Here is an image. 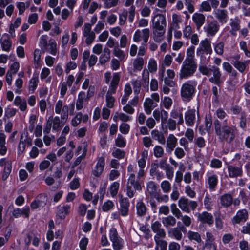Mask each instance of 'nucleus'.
Wrapping results in <instances>:
<instances>
[{
  "mask_svg": "<svg viewBox=\"0 0 250 250\" xmlns=\"http://www.w3.org/2000/svg\"><path fill=\"white\" fill-rule=\"evenodd\" d=\"M216 135L219 140L230 144L235 139L238 130L235 125H229L227 120L221 123L216 119L214 122Z\"/></svg>",
  "mask_w": 250,
  "mask_h": 250,
  "instance_id": "nucleus-1",
  "label": "nucleus"
},
{
  "mask_svg": "<svg viewBox=\"0 0 250 250\" xmlns=\"http://www.w3.org/2000/svg\"><path fill=\"white\" fill-rule=\"evenodd\" d=\"M197 83L194 81H188L184 83L181 88V95L183 98L190 100L196 91Z\"/></svg>",
  "mask_w": 250,
  "mask_h": 250,
  "instance_id": "nucleus-2",
  "label": "nucleus"
},
{
  "mask_svg": "<svg viewBox=\"0 0 250 250\" xmlns=\"http://www.w3.org/2000/svg\"><path fill=\"white\" fill-rule=\"evenodd\" d=\"M48 37L47 35H42L40 39L39 46L42 50L46 51L48 50V46H50L49 53L55 56L57 54L56 42L54 39H50L48 43Z\"/></svg>",
  "mask_w": 250,
  "mask_h": 250,
  "instance_id": "nucleus-3",
  "label": "nucleus"
},
{
  "mask_svg": "<svg viewBox=\"0 0 250 250\" xmlns=\"http://www.w3.org/2000/svg\"><path fill=\"white\" fill-rule=\"evenodd\" d=\"M212 50L211 45V42L207 38L200 42L199 46L196 50V55L200 57L201 61L205 60L206 57L204 56L206 54H211Z\"/></svg>",
  "mask_w": 250,
  "mask_h": 250,
  "instance_id": "nucleus-4",
  "label": "nucleus"
},
{
  "mask_svg": "<svg viewBox=\"0 0 250 250\" xmlns=\"http://www.w3.org/2000/svg\"><path fill=\"white\" fill-rule=\"evenodd\" d=\"M178 206L183 211L189 213L191 210H194L197 208L198 204L196 201L190 200L183 196L178 201Z\"/></svg>",
  "mask_w": 250,
  "mask_h": 250,
  "instance_id": "nucleus-5",
  "label": "nucleus"
},
{
  "mask_svg": "<svg viewBox=\"0 0 250 250\" xmlns=\"http://www.w3.org/2000/svg\"><path fill=\"white\" fill-rule=\"evenodd\" d=\"M196 69L197 66L192 65H186L182 64L180 71L179 77L180 79H187L193 76Z\"/></svg>",
  "mask_w": 250,
  "mask_h": 250,
  "instance_id": "nucleus-6",
  "label": "nucleus"
},
{
  "mask_svg": "<svg viewBox=\"0 0 250 250\" xmlns=\"http://www.w3.org/2000/svg\"><path fill=\"white\" fill-rule=\"evenodd\" d=\"M197 220L201 224H207L209 226H211L214 223V218L212 214L206 211L198 213Z\"/></svg>",
  "mask_w": 250,
  "mask_h": 250,
  "instance_id": "nucleus-7",
  "label": "nucleus"
},
{
  "mask_svg": "<svg viewBox=\"0 0 250 250\" xmlns=\"http://www.w3.org/2000/svg\"><path fill=\"white\" fill-rule=\"evenodd\" d=\"M46 196L43 193L39 194L31 203L30 207L32 210H35L46 205Z\"/></svg>",
  "mask_w": 250,
  "mask_h": 250,
  "instance_id": "nucleus-8",
  "label": "nucleus"
},
{
  "mask_svg": "<svg viewBox=\"0 0 250 250\" xmlns=\"http://www.w3.org/2000/svg\"><path fill=\"white\" fill-rule=\"evenodd\" d=\"M104 158L103 156L99 157L94 169L92 171V174L96 177H100L104 171Z\"/></svg>",
  "mask_w": 250,
  "mask_h": 250,
  "instance_id": "nucleus-9",
  "label": "nucleus"
},
{
  "mask_svg": "<svg viewBox=\"0 0 250 250\" xmlns=\"http://www.w3.org/2000/svg\"><path fill=\"white\" fill-rule=\"evenodd\" d=\"M159 11L160 10L159 9L156 8L153 12V14L154 15L152 19V23L153 27L154 29L160 25V22L161 23V24L164 25L165 28L166 27L167 23L165 15L161 14L156 13V12Z\"/></svg>",
  "mask_w": 250,
  "mask_h": 250,
  "instance_id": "nucleus-10",
  "label": "nucleus"
},
{
  "mask_svg": "<svg viewBox=\"0 0 250 250\" xmlns=\"http://www.w3.org/2000/svg\"><path fill=\"white\" fill-rule=\"evenodd\" d=\"M212 71L213 72V76L209 78V81L212 83L220 86L221 84L223 83V81L221 80V73L220 69L215 66H212Z\"/></svg>",
  "mask_w": 250,
  "mask_h": 250,
  "instance_id": "nucleus-11",
  "label": "nucleus"
},
{
  "mask_svg": "<svg viewBox=\"0 0 250 250\" xmlns=\"http://www.w3.org/2000/svg\"><path fill=\"white\" fill-rule=\"evenodd\" d=\"M248 212L245 209L238 210L232 218V222L234 225L245 222L248 219Z\"/></svg>",
  "mask_w": 250,
  "mask_h": 250,
  "instance_id": "nucleus-12",
  "label": "nucleus"
},
{
  "mask_svg": "<svg viewBox=\"0 0 250 250\" xmlns=\"http://www.w3.org/2000/svg\"><path fill=\"white\" fill-rule=\"evenodd\" d=\"M219 25L216 21H213L209 23L207 27H204L205 31L207 32L208 36H214L219 30Z\"/></svg>",
  "mask_w": 250,
  "mask_h": 250,
  "instance_id": "nucleus-13",
  "label": "nucleus"
},
{
  "mask_svg": "<svg viewBox=\"0 0 250 250\" xmlns=\"http://www.w3.org/2000/svg\"><path fill=\"white\" fill-rule=\"evenodd\" d=\"M120 205V213L122 216H126L128 214L129 207L130 203L128 199L126 197L123 198L122 196L119 199Z\"/></svg>",
  "mask_w": 250,
  "mask_h": 250,
  "instance_id": "nucleus-14",
  "label": "nucleus"
},
{
  "mask_svg": "<svg viewBox=\"0 0 250 250\" xmlns=\"http://www.w3.org/2000/svg\"><path fill=\"white\" fill-rule=\"evenodd\" d=\"M229 176L230 178L241 177L243 174V170L241 167H238L232 165L227 167Z\"/></svg>",
  "mask_w": 250,
  "mask_h": 250,
  "instance_id": "nucleus-15",
  "label": "nucleus"
},
{
  "mask_svg": "<svg viewBox=\"0 0 250 250\" xmlns=\"http://www.w3.org/2000/svg\"><path fill=\"white\" fill-rule=\"evenodd\" d=\"M70 211V205H65L62 206H59L58 210L56 213V217L61 220H64Z\"/></svg>",
  "mask_w": 250,
  "mask_h": 250,
  "instance_id": "nucleus-16",
  "label": "nucleus"
},
{
  "mask_svg": "<svg viewBox=\"0 0 250 250\" xmlns=\"http://www.w3.org/2000/svg\"><path fill=\"white\" fill-rule=\"evenodd\" d=\"M0 43L3 51H9L12 43L10 35L7 33H4L0 39Z\"/></svg>",
  "mask_w": 250,
  "mask_h": 250,
  "instance_id": "nucleus-17",
  "label": "nucleus"
},
{
  "mask_svg": "<svg viewBox=\"0 0 250 250\" xmlns=\"http://www.w3.org/2000/svg\"><path fill=\"white\" fill-rule=\"evenodd\" d=\"M195 109H190L185 113V119L187 125L192 126L194 125L195 120Z\"/></svg>",
  "mask_w": 250,
  "mask_h": 250,
  "instance_id": "nucleus-18",
  "label": "nucleus"
},
{
  "mask_svg": "<svg viewBox=\"0 0 250 250\" xmlns=\"http://www.w3.org/2000/svg\"><path fill=\"white\" fill-rule=\"evenodd\" d=\"M232 202V196L229 193H225L220 197V204L224 208L230 207Z\"/></svg>",
  "mask_w": 250,
  "mask_h": 250,
  "instance_id": "nucleus-19",
  "label": "nucleus"
},
{
  "mask_svg": "<svg viewBox=\"0 0 250 250\" xmlns=\"http://www.w3.org/2000/svg\"><path fill=\"white\" fill-rule=\"evenodd\" d=\"M192 20L197 29H199L205 22V16L203 14L195 13L192 16Z\"/></svg>",
  "mask_w": 250,
  "mask_h": 250,
  "instance_id": "nucleus-20",
  "label": "nucleus"
},
{
  "mask_svg": "<svg viewBox=\"0 0 250 250\" xmlns=\"http://www.w3.org/2000/svg\"><path fill=\"white\" fill-rule=\"evenodd\" d=\"M215 17L218 20L219 22L222 24L226 23L228 18L227 11L224 9H218L215 13Z\"/></svg>",
  "mask_w": 250,
  "mask_h": 250,
  "instance_id": "nucleus-21",
  "label": "nucleus"
},
{
  "mask_svg": "<svg viewBox=\"0 0 250 250\" xmlns=\"http://www.w3.org/2000/svg\"><path fill=\"white\" fill-rule=\"evenodd\" d=\"M218 182V176L216 174L211 175L208 177L207 183L208 184V188L210 190H215Z\"/></svg>",
  "mask_w": 250,
  "mask_h": 250,
  "instance_id": "nucleus-22",
  "label": "nucleus"
},
{
  "mask_svg": "<svg viewBox=\"0 0 250 250\" xmlns=\"http://www.w3.org/2000/svg\"><path fill=\"white\" fill-rule=\"evenodd\" d=\"M215 217V227L218 230H220L223 228V222L222 219L223 216L220 211H215L213 213Z\"/></svg>",
  "mask_w": 250,
  "mask_h": 250,
  "instance_id": "nucleus-23",
  "label": "nucleus"
},
{
  "mask_svg": "<svg viewBox=\"0 0 250 250\" xmlns=\"http://www.w3.org/2000/svg\"><path fill=\"white\" fill-rule=\"evenodd\" d=\"M177 144V139L172 134L169 135L167 139V146L170 149V151H172L176 147Z\"/></svg>",
  "mask_w": 250,
  "mask_h": 250,
  "instance_id": "nucleus-24",
  "label": "nucleus"
},
{
  "mask_svg": "<svg viewBox=\"0 0 250 250\" xmlns=\"http://www.w3.org/2000/svg\"><path fill=\"white\" fill-rule=\"evenodd\" d=\"M111 241L112 243V245L114 250H121L125 245L124 240L121 237L113 239Z\"/></svg>",
  "mask_w": 250,
  "mask_h": 250,
  "instance_id": "nucleus-25",
  "label": "nucleus"
},
{
  "mask_svg": "<svg viewBox=\"0 0 250 250\" xmlns=\"http://www.w3.org/2000/svg\"><path fill=\"white\" fill-rule=\"evenodd\" d=\"M168 236L174 237L177 240H180L182 238V234L181 230L178 228H171L168 231Z\"/></svg>",
  "mask_w": 250,
  "mask_h": 250,
  "instance_id": "nucleus-26",
  "label": "nucleus"
},
{
  "mask_svg": "<svg viewBox=\"0 0 250 250\" xmlns=\"http://www.w3.org/2000/svg\"><path fill=\"white\" fill-rule=\"evenodd\" d=\"M247 61L241 62L239 60L232 61L231 63L240 72L243 73L247 67Z\"/></svg>",
  "mask_w": 250,
  "mask_h": 250,
  "instance_id": "nucleus-27",
  "label": "nucleus"
},
{
  "mask_svg": "<svg viewBox=\"0 0 250 250\" xmlns=\"http://www.w3.org/2000/svg\"><path fill=\"white\" fill-rule=\"evenodd\" d=\"M154 239L156 244V246L155 248V250H158V246H160V250H167V243L166 241L160 240L159 237L156 235L154 236Z\"/></svg>",
  "mask_w": 250,
  "mask_h": 250,
  "instance_id": "nucleus-28",
  "label": "nucleus"
},
{
  "mask_svg": "<svg viewBox=\"0 0 250 250\" xmlns=\"http://www.w3.org/2000/svg\"><path fill=\"white\" fill-rule=\"evenodd\" d=\"M85 93L84 91H80L78 94V99L76 101V106L77 110H81L83 107V100Z\"/></svg>",
  "mask_w": 250,
  "mask_h": 250,
  "instance_id": "nucleus-29",
  "label": "nucleus"
},
{
  "mask_svg": "<svg viewBox=\"0 0 250 250\" xmlns=\"http://www.w3.org/2000/svg\"><path fill=\"white\" fill-rule=\"evenodd\" d=\"M147 208L143 202H138L136 204L137 214L139 216H143L146 214Z\"/></svg>",
  "mask_w": 250,
  "mask_h": 250,
  "instance_id": "nucleus-30",
  "label": "nucleus"
},
{
  "mask_svg": "<svg viewBox=\"0 0 250 250\" xmlns=\"http://www.w3.org/2000/svg\"><path fill=\"white\" fill-rule=\"evenodd\" d=\"M153 104V102L152 99L147 98H146L145 101L144 103V110L147 115H149L151 113L153 107L152 105Z\"/></svg>",
  "mask_w": 250,
  "mask_h": 250,
  "instance_id": "nucleus-31",
  "label": "nucleus"
},
{
  "mask_svg": "<svg viewBox=\"0 0 250 250\" xmlns=\"http://www.w3.org/2000/svg\"><path fill=\"white\" fill-rule=\"evenodd\" d=\"M176 220L174 217L171 215H169L166 217H163L162 219V223L163 225L167 227L168 226H173L175 225Z\"/></svg>",
  "mask_w": 250,
  "mask_h": 250,
  "instance_id": "nucleus-32",
  "label": "nucleus"
},
{
  "mask_svg": "<svg viewBox=\"0 0 250 250\" xmlns=\"http://www.w3.org/2000/svg\"><path fill=\"white\" fill-rule=\"evenodd\" d=\"M120 184L119 182L115 181L111 184L109 190L112 197H114L118 193Z\"/></svg>",
  "mask_w": 250,
  "mask_h": 250,
  "instance_id": "nucleus-33",
  "label": "nucleus"
},
{
  "mask_svg": "<svg viewBox=\"0 0 250 250\" xmlns=\"http://www.w3.org/2000/svg\"><path fill=\"white\" fill-rule=\"evenodd\" d=\"M126 141L125 139L120 134H118L117 138L115 139V145L116 146L123 148L126 146Z\"/></svg>",
  "mask_w": 250,
  "mask_h": 250,
  "instance_id": "nucleus-34",
  "label": "nucleus"
},
{
  "mask_svg": "<svg viewBox=\"0 0 250 250\" xmlns=\"http://www.w3.org/2000/svg\"><path fill=\"white\" fill-rule=\"evenodd\" d=\"M65 121H64L61 125V122L60 121V118L59 116H55L54 118H53V130H54L56 131H59L61 127L64 125V123Z\"/></svg>",
  "mask_w": 250,
  "mask_h": 250,
  "instance_id": "nucleus-35",
  "label": "nucleus"
},
{
  "mask_svg": "<svg viewBox=\"0 0 250 250\" xmlns=\"http://www.w3.org/2000/svg\"><path fill=\"white\" fill-rule=\"evenodd\" d=\"M144 65V60L142 58L140 57L135 60L133 62V66L134 70L141 71Z\"/></svg>",
  "mask_w": 250,
  "mask_h": 250,
  "instance_id": "nucleus-36",
  "label": "nucleus"
},
{
  "mask_svg": "<svg viewBox=\"0 0 250 250\" xmlns=\"http://www.w3.org/2000/svg\"><path fill=\"white\" fill-rule=\"evenodd\" d=\"M23 138V135L22 134L20 138V141L19 143L18 146V155H21L23 153L25 150V141H23L22 139Z\"/></svg>",
  "mask_w": 250,
  "mask_h": 250,
  "instance_id": "nucleus-37",
  "label": "nucleus"
},
{
  "mask_svg": "<svg viewBox=\"0 0 250 250\" xmlns=\"http://www.w3.org/2000/svg\"><path fill=\"white\" fill-rule=\"evenodd\" d=\"M212 202L211 198L208 195H206L204 200V204L205 208L208 211H211L212 210Z\"/></svg>",
  "mask_w": 250,
  "mask_h": 250,
  "instance_id": "nucleus-38",
  "label": "nucleus"
},
{
  "mask_svg": "<svg viewBox=\"0 0 250 250\" xmlns=\"http://www.w3.org/2000/svg\"><path fill=\"white\" fill-rule=\"evenodd\" d=\"M199 71L203 75L209 76L211 74L212 68H209L206 65H201L199 67Z\"/></svg>",
  "mask_w": 250,
  "mask_h": 250,
  "instance_id": "nucleus-39",
  "label": "nucleus"
},
{
  "mask_svg": "<svg viewBox=\"0 0 250 250\" xmlns=\"http://www.w3.org/2000/svg\"><path fill=\"white\" fill-rule=\"evenodd\" d=\"M170 208L171 212L177 218L179 219L182 217V214L181 211L177 208V205L175 203L171 204L170 205Z\"/></svg>",
  "mask_w": 250,
  "mask_h": 250,
  "instance_id": "nucleus-40",
  "label": "nucleus"
},
{
  "mask_svg": "<svg viewBox=\"0 0 250 250\" xmlns=\"http://www.w3.org/2000/svg\"><path fill=\"white\" fill-rule=\"evenodd\" d=\"M148 68L150 72H154L157 71V64L156 61L153 58H151L149 60Z\"/></svg>",
  "mask_w": 250,
  "mask_h": 250,
  "instance_id": "nucleus-41",
  "label": "nucleus"
},
{
  "mask_svg": "<svg viewBox=\"0 0 250 250\" xmlns=\"http://www.w3.org/2000/svg\"><path fill=\"white\" fill-rule=\"evenodd\" d=\"M112 155L118 159H122L125 157V152L124 150L119 148H116L112 153Z\"/></svg>",
  "mask_w": 250,
  "mask_h": 250,
  "instance_id": "nucleus-42",
  "label": "nucleus"
},
{
  "mask_svg": "<svg viewBox=\"0 0 250 250\" xmlns=\"http://www.w3.org/2000/svg\"><path fill=\"white\" fill-rule=\"evenodd\" d=\"M188 237L189 240H194L197 242H199L201 240L200 235L198 232H193L191 230L188 232Z\"/></svg>",
  "mask_w": 250,
  "mask_h": 250,
  "instance_id": "nucleus-43",
  "label": "nucleus"
},
{
  "mask_svg": "<svg viewBox=\"0 0 250 250\" xmlns=\"http://www.w3.org/2000/svg\"><path fill=\"white\" fill-rule=\"evenodd\" d=\"M114 206L113 202L111 200H108L104 203L102 206V210L104 212H107L112 209Z\"/></svg>",
  "mask_w": 250,
  "mask_h": 250,
  "instance_id": "nucleus-44",
  "label": "nucleus"
},
{
  "mask_svg": "<svg viewBox=\"0 0 250 250\" xmlns=\"http://www.w3.org/2000/svg\"><path fill=\"white\" fill-rule=\"evenodd\" d=\"M247 118L246 114L245 111L241 112L240 120L239 123V126L243 130H245L247 126Z\"/></svg>",
  "mask_w": 250,
  "mask_h": 250,
  "instance_id": "nucleus-45",
  "label": "nucleus"
},
{
  "mask_svg": "<svg viewBox=\"0 0 250 250\" xmlns=\"http://www.w3.org/2000/svg\"><path fill=\"white\" fill-rule=\"evenodd\" d=\"M133 90H134V94L135 95H137L139 94L140 92V89L141 86V83L139 80H135L132 83Z\"/></svg>",
  "mask_w": 250,
  "mask_h": 250,
  "instance_id": "nucleus-46",
  "label": "nucleus"
},
{
  "mask_svg": "<svg viewBox=\"0 0 250 250\" xmlns=\"http://www.w3.org/2000/svg\"><path fill=\"white\" fill-rule=\"evenodd\" d=\"M128 12L125 9H124L123 12L119 15V24L120 25H124L126 21L127 17Z\"/></svg>",
  "mask_w": 250,
  "mask_h": 250,
  "instance_id": "nucleus-47",
  "label": "nucleus"
},
{
  "mask_svg": "<svg viewBox=\"0 0 250 250\" xmlns=\"http://www.w3.org/2000/svg\"><path fill=\"white\" fill-rule=\"evenodd\" d=\"M39 80H35V79H31L29 81V90L31 91V93H33L36 89Z\"/></svg>",
  "mask_w": 250,
  "mask_h": 250,
  "instance_id": "nucleus-48",
  "label": "nucleus"
},
{
  "mask_svg": "<svg viewBox=\"0 0 250 250\" xmlns=\"http://www.w3.org/2000/svg\"><path fill=\"white\" fill-rule=\"evenodd\" d=\"M210 167L213 168H220L222 166V163L221 160L217 158H213L210 161Z\"/></svg>",
  "mask_w": 250,
  "mask_h": 250,
  "instance_id": "nucleus-49",
  "label": "nucleus"
},
{
  "mask_svg": "<svg viewBox=\"0 0 250 250\" xmlns=\"http://www.w3.org/2000/svg\"><path fill=\"white\" fill-rule=\"evenodd\" d=\"M52 121L53 116H50L47 120L46 125L43 129L44 134H48L50 132V130L52 127Z\"/></svg>",
  "mask_w": 250,
  "mask_h": 250,
  "instance_id": "nucleus-50",
  "label": "nucleus"
},
{
  "mask_svg": "<svg viewBox=\"0 0 250 250\" xmlns=\"http://www.w3.org/2000/svg\"><path fill=\"white\" fill-rule=\"evenodd\" d=\"M224 44L222 42L217 43L214 46V51L216 53L220 55H222L224 52Z\"/></svg>",
  "mask_w": 250,
  "mask_h": 250,
  "instance_id": "nucleus-51",
  "label": "nucleus"
},
{
  "mask_svg": "<svg viewBox=\"0 0 250 250\" xmlns=\"http://www.w3.org/2000/svg\"><path fill=\"white\" fill-rule=\"evenodd\" d=\"M69 185L71 190H75L79 188L80 186L79 178H74Z\"/></svg>",
  "mask_w": 250,
  "mask_h": 250,
  "instance_id": "nucleus-52",
  "label": "nucleus"
},
{
  "mask_svg": "<svg viewBox=\"0 0 250 250\" xmlns=\"http://www.w3.org/2000/svg\"><path fill=\"white\" fill-rule=\"evenodd\" d=\"M120 131L124 134H127L130 130V126L127 123H122L119 126Z\"/></svg>",
  "mask_w": 250,
  "mask_h": 250,
  "instance_id": "nucleus-53",
  "label": "nucleus"
},
{
  "mask_svg": "<svg viewBox=\"0 0 250 250\" xmlns=\"http://www.w3.org/2000/svg\"><path fill=\"white\" fill-rule=\"evenodd\" d=\"M115 102L114 98L111 95L106 94V104L108 108H111L114 106Z\"/></svg>",
  "mask_w": 250,
  "mask_h": 250,
  "instance_id": "nucleus-54",
  "label": "nucleus"
},
{
  "mask_svg": "<svg viewBox=\"0 0 250 250\" xmlns=\"http://www.w3.org/2000/svg\"><path fill=\"white\" fill-rule=\"evenodd\" d=\"M211 10V7L209 3L206 1H204L202 2L199 11L200 12L207 11L209 12Z\"/></svg>",
  "mask_w": 250,
  "mask_h": 250,
  "instance_id": "nucleus-55",
  "label": "nucleus"
},
{
  "mask_svg": "<svg viewBox=\"0 0 250 250\" xmlns=\"http://www.w3.org/2000/svg\"><path fill=\"white\" fill-rule=\"evenodd\" d=\"M164 154V149L160 146H156L154 148V155L156 158L162 156Z\"/></svg>",
  "mask_w": 250,
  "mask_h": 250,
  "instance_id": "nucleus-56",
  "label": "nucleus"
},
{
  "mask_svg": "<svg viewBox=\"0 0 250 250\" xmlns=\"http://www.w3.org/2000/svg\"><path fill=\"white\" fill-rule=\"evenodd\" d=\"M86 37L85 42L87 45L91 44L95 38V34L93 32L84 34Z\"/></svg>",
  "mask_w": 250,
  "mask_h": 250,
  "instance_id": "nucleus-57",
  "label": "nucleus"
},
{
  "mask_svg": "<svg viewBox=\"0 0 250 250\" xmlns=\"http://www.w3.org/2000/svg\"><path fill=\"white\" fill-rule=\"evenodd\" d=\"M231 20L232 21L230 23V25L231 27V29L234 31H237L240 29V20L238 18H236L235 20H232L231 19Z\"/></svg>",
  "mask_w": 250,
  "mask_h": 250,
  "instance_id": "nucleus-58",
  "label": "nucleus"
},
{
  "mask_svg": "<svg viewBox=\"0 0 250 250\" xmlns=\"http://www.w3.org/2000/svg\"><path fill=\"white\" fill-rule=\"evenodd\" d=\"M169 182L167 180L163 181L161 184V188L164 192L167 193L170 191L171 186Z\"/></svg>",
  "mask_w": 250,
  "mask_h": 250,
  "instance_id": "nucleus-59",
  "label": "nucleus"
},
{
  "mask_svg": "<svg viewBox=\"0 0 250 250\" xmlns=\"http://www.w3.org/2000/svg\"><path fill=\"white\" fill-rule=\"evenodd\" d=\"M114 55L119 58L121 60H123L125 57V54L124 51L117 47H115L113 51Z\"/></svg>",
  "mask_w": 250,
  "mask_h": 250,
  "instance_id": "nucleus-60",
  "label": "nucleus"
},
{
  "mask_svg": "<svg viewBox=\"0 0 250 250\" xmlns=\"http://www.w3.org/2000/svg\"><path fill=\"white\" fill-rule=\"evenodd\" d=\"M20 68V63L18 62H15L10 66L9 70L8 71L10 72H12V74H15L18 71Z\"/></svg>",
  "mask_w": 250,
  "mask_h": 250,
  "instance_id": "nucleus-61",
  "label": "nucleus"
},
{
  "mask_svg": "<svg viewBox=\"0 0 250 250\" xmlns=\"http://www.w3.org/2000/svg\"><path fill=\"white\" fill-rule=\"evenodd\" d=\"M88 239L85 237L82 238L79 242V247L81 250H86Z\"/></svg>",
  "mask_w": 250,
  "mask_h": 250,
  "instance_id": "nucleus-62",
  "label": "nucleus"
},
{
  "mask_svg": "<svg viewBox=\"0 0 250 250\" xmlns=\"http://www.w3.org/2000/svg\"><path fill=\"white\" fill-rule=\"evenodd\" d=\"M163 105L167 109H169L172 104V100L169 97H165L163 101Z\"/></svg>",
  "mask_w": 250,
  "mask_h": 250,
  "instance_id": "nucleus-63",
  "label": "nucleus"
},
{
  "mask_svg": "<svg viewBox=\"0 0 250 250\" xmlns=\"http://www.w3.org/2000/svg\"><path fill=\"white\" fill-rule=\"evenodd\" d=\"M185 193L190 198H193L196 196V192L191 189L189 185H187L185 187Z\"/></svg>",
  "mask_w": 250,
  "mask_h": 250,
  "instance_id": "nucleus-64",
  "label": "nucleus"
}]
</instances>
